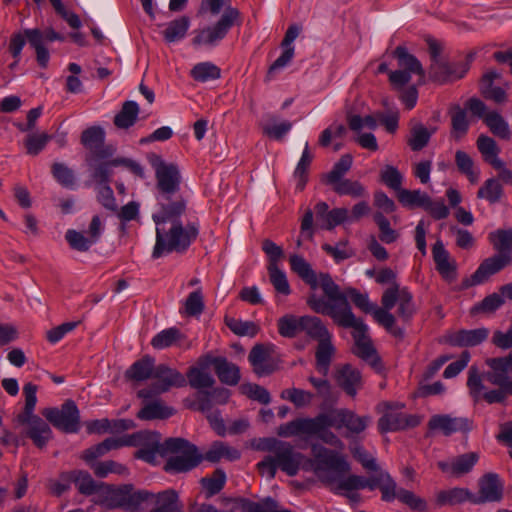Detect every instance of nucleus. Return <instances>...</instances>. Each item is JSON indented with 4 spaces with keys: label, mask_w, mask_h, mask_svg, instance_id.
Returning a JSON list of instances; mask_svg holds the SVG:
<instances>
[{
    "label": "nucleus",
    "mask_w": 512,
    "mask_h": 512,
    "mask_svg": "<svg viewBox=\"0 0 512 512\" xmlns=\"http://www.w3.org/2000/svg\"><path fill=\"white\" fill-rule=\"evenodd\" d=\"M155 170L157 180L158 210L152 219L156 225V242L152 252L154 259L172 252H184L197 238L199 229L195 223L183 225L179 218L186 212L187 202L178 194L181 175L175 164L166 163L155 153L147 156Z\"/></svg>",
    "instance_id": "f257e3e1"
},
{
    "label": "nucleus",
    "mask_w": 512,
    "mask_h": 512,
    "mask_svg": "<svg viewBox=\"0 0 512 512\" xmlns=\"http://www.w3.org/2000/svg\"><path fill=\"white\" fill-rule=\"evenodd\" d=\"M312 458L307 459L303 469L312 471L317 479L335 494L346 495L351 501H357L359 495L355 491L370 488L375 489L378 483L375 479L363 476L349 475L350 465L343 456L334 450L320 444H311Z\"/></svg>",
    "instance_id": "f03ea898"
},
{
    "label": "nucleus",
    "mask_w": 512,
    "mask_h": 512,
    "mask_svg": "<svg viewBox=\"0 0 512 512\" xmlns=\"http://www.w3.org/2000/svg\"><path fill=\"white\" fill-rule=\"evenodd\" d=\"M416 311L413 295L396 281V273L386 268V332L397 341L404 338L408 321Z\"/></svg>",
    "instance_id": "7ed1b4c3"
},
{
    "label": "nucleus",
    "mask_w": 512,
    "mask_h": 512,
    "mask_svg": "<svg viewBox=\"0 0 512 512\" xmlns=\"http://www.w3.org/2000/svg\"><path fill=\"white\" fill-rule=\"evenodd\" d=\"M195 445L184 438H168L161 447L139 448L135 457L144 460L147 463H155L157 455H171L165 465L164 470L167 473L178 474L186 473L197 467L199 458L196 456Z\"/></svg>",
    "instance_id": "20e7f679"
},
{
    "label": "nucleus",
    "mask_w": 512,
    "mask_h": 512,
    "mask_svg": "<svg viewBox=\"0 0 512 512\" xmlns=\"http://www.w3.org/2000/svg\"><path fill=\"white\" fill-rule=\"evenodd\" d=\"M393 56L397 59L399 69L389 73V82L405 108L411 110L418 100L417 86L410 84L412 74L424 77V69L419 60L402 46L394 50Z\"/></svg>",
    "instance_id": "39448f33"
},
{
    "label": "nucleus",
    "mask_w": 512,
    "mask_h": 512,
    "mask_svg": "<svg viewBox=\"0 0 512 512\" xmlns=\"http://www.w3.org/2000/svg\"><path fill=\"white\" fill-rule=\"evenodd\" d=\"M319 286L328 299L325 300L323 297H318L315 293H312L307 298V305L315 313L329 316L335 324L346 317L351 318L353 311L346 299V290L341 292L339 286L327 273L318 275Z\"/></svg>",
    "instance_id": "423d86ee"
},
{
    "label": "nucleus",
    "mask_w": 512,
    "mask_h": 512,
    "mask_svg": "<svg viewBox=\"0 0 512 512\" xmlns=\"http://www.w3.org/2000/svg\"><path fill=\"white\" fill-rule=\"evenodd\" d=\"M240 12L238 9L227 6L220 19L213 25L196 31L192 40L195 46H215L224 39L229 30L235 25L240 24Z\"/></svg>",
    "instance_id": "0eeeda50"
},
{
    "label": "nucleus",
    "mask_w": 512,
    "mask_h": 512,
    "mask_svg": "<svg viewBox=\"0 0 512 512\" xmlns=\"http://www.w3.org/2000/svg\"><path fill=\"white\" fill-rule=\"evenodd\" d=\"M336 325L341 328L352 329V336L355 343L353 352L356 356L369 362L373 367L380 364V358L377 355L371 339L367 335L368 329L362 319L357 318L353 313L351 318L346 317L338 321Z\"/></svg>",
    "instance_id": "6e6552de"
},
{
    "label": "nucleus",
    "mask_w": 512,
    "mask_h": 512,
    "mask_svg": "<svg viewBox=\"0 0 512 512\" xmlns=\"http://www.w3.org/2000/svg\"><path fill=\"white\" fill-rule=\"evenodd\" d=\"M150 492L136 490L133 485L125 484L117 488L109 487L106 505L109 508H122L129 512H140L141 504L148 501Z\"/></svg>",
    "instance_id": "1a4fd4ad"
},
{
    "label": "nucleus",
    "mask_w": 512,
    "mask_h": 512,
    "mask_svg": "<svg viewBox=\"0 0 512 512\" xmlns=\"http://www.w3.org/2000/svg\"><path fill=\"white\" fill-rule=\"evenodd\" d=\"M153 378L155 381L147 388L138 391L137 395L142 399H150L156 395L169 391L172 387H184L185 377L165 364L155 366Z\"/></svg>",
    "instance_id": "9d476101"
},
{
    "label": "nucleus",
    "mask_w": 512,
    "mask_h": 512,
    "mask_svg": "<svg viewBox=\"0 0 512 512\" xmlns=\"http://www.w3.org/2000/svg\"><path fill=\"white\" fill-rule=\"evenodd\" d=\"M331 427L338 425L335 416L330 413H320L314 418H302V434L316 436L324 443L338 447L342 443L330 430Z\"/></svg>",
    "instance_id": "9b49d317"
},
{
    "label": "nucleus",
    "mask_w": 512,
    "mask_h": 512,
    "mask_svg": "<svg viewBox=\"0 0 512 512\" xmlns=\"http://www.w3.org/2000/svg\"><path fill=\"white\" fill-rule=\"evenodd\" d=\"M42 414L55 428L65 433H76L80 429L79 410L72 400H67L60 409L46 408Z\"/></svg>",
    "instance_id": "f8f14e48"
},
{
    "label": "nucleus",
    "mask_w": 512,
    "mask_h": 512,
    "mask_svg": "<svg viewBox=\"0 0 512 512\" xmlns=\"http://www.w3.org/2000/svg\"><path fill=\"white\" fill-rule=\"evenodd\" d=\"M248 360L253 372L259 376H268L278 369V363L273 356V346L256 344L251 349Z\"/></svg>",
    "instance_id": "ddd939ff"
},
{
    "label": "nucleus",
    "mask_w": 512,
    "mask_h": 512,
    "mask_svg": "<svg viewBox=\"0 0 512 512\" xmlns=\"http://www.w3.org/2000/svg\"><path fill=\"white\" fill-rule=\"evenodd\" d=\"M489 329L480 327L476 329H461L448 332L443 337V342L454 347H475L486 341L489 337Z\"/></svg>",
    "instance_id": "4468645a"
},
{
    "label": "nucleus",
    "mask_w": 512,
    "mask_h": 512,
    "mask_svg": "<svg viewBox=\"0 0 512 512\" xmlns=\"http://www.w3.org/2000/svg\"><path fill=\"white\" fill-rule=\"evenodd\" d=\"M470 68V60L457 64H450L442 60H435L430 66L431 78L439 83H446L461 79Z\"/></svg>",
    "instance_id": "2eb2a0df"
},
{
    "label": "nucleus",
    "mask_w": 512,
    "mask_h": 512,
    "mask_svg": "<svg viewBox=\"0 0 512 512\" xmlns=\"http://www.w3.org/2000/svg\"><path fill=\"white\" fill-rule=\"evenodd\" d=\"M398 499L411 510L423 512L427 509L426 501L413 492L399 488L396 482L386 474V502Z\"/></svg>",
    "instance_id": "dca6fc26"
},
{
    "label": "nucleus",
    "mask_w": 512,
    "mask_h": 512,
    "mask_svg": "<svg viewBox=\"0 0 512 512\" xmlns=\"http://www.w3.org/2000/svg\"><path fill=\"white\" fill-rule=\"evenodd\" d=\"M271 457L277 469L285 472L288 476H295L304 460V455L296 452L294 447L288 442H284Z\"/></svg>",
    "instance_id": "f3484780"
},
{
    "label": "nucleus",
    "mask_w": 512,
    "mask_h": 512,
    "mask_svg": "<svg viewBox=\"0 0 512 512\" xmlns=\"http://www.w3.org/2000/svg\"><path fill=\"white\" fill-rule=\"evenodd\" d=\"M485 364L490 370L484 373V378L495 386H506L509 389V384L512 382L509 378L512 363L507 356L487 358Z\"/></svg>",
    "instance_id": "a211bd4d"
},
{
    "label": "nucleus",
    "mask_w": 512,
    "mask_h": 512,
    "mask_svg": "<svg viewBox=\"0 0 512 512\" xmlns=\"http://www.w3.org/2000/svg\"><path fill=\"white\" fill-rule=\"evenodd\" d=\"M503 497V484L496 473H487L479 480V495H474L473 504L499 502Z\"/></svg>",
    "instance_id": "6ab92c4d"
},
{
    "label": "nucleus",
    "mask_w": 512,
    "mask_h": 512,
    "mask_svg": "<svg viewBox=\"0 0 512 512\" xmlns=\"http://www.w3.org/2000/svg\"><path fill=\"white\" fill-rule=\"evenodd\" d=\"M105 132L99 126H92L84 130L81 135V143L99 159L112 156L114 150L112 147H104Z\"/></svg>",
    "instance_id": "aec40b11"
},
{
    "label": "nucleus",
    "mask_w": 512,
    "mask_h": 512,
    "mask_svg": "<svg viewBox=\"0 0 512 512\" xmlns=\"http://www.w3.org/2000/svg\"><path fill=\"white\" fill-rule=\"evenodd\" d=\"M337 385L350 397L354 398L362 387V376L358 369L350 364L339 365L335 371Z\"/></svg>",
    "instance_id": "412c9836"
},
{
    "label": "nucleus",
    "mask_w": 512,
    "mask_h": 512,
    "mask_svg": "<svg viewBox=\"0 0 512 512\" xmlns=\"http://www.w3.org/2000/svg\"><path fill=\"white\" fill-rule=\"evenodd\" d=\"M19 423L26 425V436L38 448H43L52 439V430L47 422L39 416L18 420Z\"/></svg>",
    "instance_id": "4be33fe9"
},
{
    "label": "nucleus",
    "mask_w": 512,
    "mask_h": 512,
    "mask_svg": "<svg viewBox=\"0 0 512 512\" xmlns=\"http://www.w3.org/2000/svg\"><path fill=\"white\" fill-rule=\"evenodd\" d=\"M213 365L215 374L221 383L236 386L241 378L239 367L229 362L225 357H211L207 356L205 367Z\"/></svg>",
    "instance_id": "5701e85b"
},
{
    "label": "nucleus",
    "mask_w": 512,
    "mask_h": 512,
    "mask_svg": "<svg viewBox=\"0 0 512 512\" xmlns=\"http://www.w3.org/2000/svg\"><path fill=\"white\" fill-rule=\"evenodd\" d=\"M428 428L431 431H440L445 436H450L456 432L470 430V423L466 418L437 414L430 418Z\"/></svg>",
    "instance_id": "b1692460"
},
{
    "label": "nucleus",
    "mask_w": 512,
    "mask_h": 512,
    "mask_svg": "<svg viewBox=\"0 0 512 512\" xmlns=\"http://www.w3.org/2000/svg\"><path fill=\"white\" fill-rule=\"evenodd\" d=\"M147 502L152 505L149 512H183V505L174 489H167L157 494L150 492Z\"/></svg>",
    "instance_id": "393cba45"
},
{
    "label": "nucleus",
    "mask_w": 512,
    "mask_h": 512,
    "mask_svg": "<svg viewBox=\"0 0 512 512\" xmlns=\"http://www.w3.org/2000/svg\"><path fill=\"white\" fill-rule=\"evenodd\" d=\"M512 263V257L507 253H498L485 259L472 275V284H480L491 275L499 272Z\"/></svg>",
    "instance_id": "a878e982"
},
{
    "label": "nucleus",
    "mask_w": 512,
    "mask_h": 512,
    "mask_svg": "<svg viewBox=\"0 0 512 512\" xmlns=\"http://www.w3.org/2000/svg\"><path fill=\"white\" fill-rule=\"evenodd\" d=\"M223 502L225 505L230 503L238 504V509H241L243 512H293L281 507L271 497H266L259 502H254L247 498H225Z\"/></svg>",
    "instance_id": "bb28decb"
},
{
    "label": "nucleus",
    "mask_w": 512,
    "mask_h": 512,
    "mask_svg": "<svg viewBox=\"0 0 512 512\" xmlns=\"http://www.w3.org/2000/svg\"><path fill=\"white\" fill-rule=\"evenodd\" d=\"M432 255L440 275L449 282L454 281L456 279V263L450 258V254L441 240H437L433 245Z\"/></svg>",
    "instance_id": "cd10ccee"
},
{
    "label": "nucleus",
    "mask_w": 512,
    "mask_h": 512,
    "mask_svg": "<svg viewBox=\"0 0 512 512\" xmlns=\"http://www.w3.org/2000/svg\"><path fill=\"white\" fill-rule=\"evenodd\" d=\"M196 456L199 458V462L197 466L203 461L206 460L211 463H217L221 459H226L228 461H235L240 458V452L227 445L221 441H215L211 444L210 448L205 452V454H201L195 445Z\"/></svg>",
    "instance_id": "c85d7f7f"
},
{
    "label": "nucleus",
    "mask_w": 512,
    "mask_h": 512,
    "mask_svg": "<svg viewBox=\"0 0 512 512\" xmlns=\"http://www.w3.org/2000/svg\"><path fill=\"white\" fill-rule=\"evenodd\" d=\"M420 422L421 418L419 416L394 410L390 404L386 403V431L413 428L418 426Z\"/></svg>",
    "instance_id": "c756f323"
},
{
    "label": "nucleus",
    "mask_w": 512,
    "mask_h": 512,
    "mask_svg": "<svg viewBox=\"0 0 512 512\" xmlns=\"http://www.w3.org/2000/svg\"><path fill=\"white\" fill-rule=\"evenodd\" d=\"M348 298L353 302V304L367 314H373L375 320L384 325V309L377 308L376 304L369 300L368 294L361 293L355 288H347L346 289V299Z\"/></svg>",
    "instance_id": "7c9ffc66"
},
{
    "label": "nucleus",
    "mask_w": 512,
    "mask_h": 512,
    "mask_svg": "<svg viewBox=\"0 0 512 512\" xmlns=\"http://www.w3.org/2000/svg\"><path fill=\"white\" fill-rule=\"evenodd\" d=\"M291 270L295 272L312 290L318 288V275L311 265L300 255H291L289 258Z\"/></svg>",
    "instance_id": "2f4dec72"
},
{
    "label": "nucleus",
    "mask_w": 512,
    "mask_h": 512,
    "mask_svg": "<svg viewBox=\"0 0 512 512\" xmlns=\"http://www.w3.org/2000/svg\"><path fill=\"white\" fill-rule=\"evenodd\" d=\"M154 369L155 359L149 355H145L129 367L125 376L130 380L141 382L153 377Z\"/></svg>",
    "instance_id": "473e14b6"
},
{
    "label": "nucleus",
    "mask_w": 512,
    "mask_h": 512,
    "mask_svg": "<svg viewBox=\"0 0 512 512\" xmlns=\"http://www.w3.org/2000/svg\"><path fill=\"white\" fill-rule=\"evenodd\" d=\"M451 117V131L450 136L456 141H460L466 136L469 130V120L467 118V112L459 105H454L449 110Z\"/></svg>",
    "instance_id": "72a5a7b5"
},
{
    "label": "nucleus",
    "mask_w": 512,
    "mask_h": 512,
    "mask_svg": "<svg viewBox=\"0 0 512 512\" xmlns=\"http://www.w3.org/2000/svg\"><path fill=\"white\" fill-rule=\"evenodd\" d=\"M190 25V18L185 15L168 22L162 31L165 42L174 43L183 40L187 35Z\"/></svg>",
    "instance_id": "f704fd0d"
},
{
    "label": "nucleus",
    "mask_w": 512,
    "mask_h": 512,
    "mask_svg": "<svg viewBox=\"0 0 512 512\" xmlns=\"http://www.w3.org/2000/svg\"><path fill=\"white\" fill-rule=\"evenodd\" d=\"M207 362V356L199 361V365L191 367L187 372V378L189 384L195 389L211 388L215 384V379L207 371L208 367H205Z\"/></svg>",
    "instance_id": "c9c22d12"
},
{
    "label": "nucleus",
    "mask_w": 512,
    "mask_h": 512,
    "mask_svg": "<svg viewBox=\"0 0 512 512\" xmlns=\"http://www.w3.org/2000/svg\"><path fill=\"white\" fill-rule=\"evenodd\" d=\"M65 477L72 478L79 493L87 496L97 493L104 486L103 483L96 482L87 471L83 470L70 471L69 475Z\"/></svg>",
    "instance_id": "e433bc0d"
},
{
    "label": "nucleus",
    "mask_w": 512,
    "mask_h": 512,
    "mask_svg": "<svg viewBox=\"0 0 512 512\" xmlns=\"http://www.w3.org/2000/svg\"><path fill=\"white\" fill-rule=\"evenodd\" d=\"M476 145L485 162L492 167H501V159L498 157L500 149L493 138L481 134L477 138Z\"/></svg>",
    "instance_id": "4c0bfd02"
},
{
    "label": "nucleus",
    "mask_w": 512,
    "mask_h": 512,
    "mask_svg": "<svg viewBox=\"0 0 512 512\" xmlns=\"http://www.w3.org/2000/svg\"><path fill=\"white\" fill-rule=\"evenodd\" d=\"M301 324V332H305L310 338L318 342L323 339L328 340V338H332L323 321L316 316H302Z\"/></svg>",
    "instance_id": "58836bf2"
},
{
    "label": "nucleus",
    "mask_w": 512,
    "mask_h": 512,
    "mask_svg": "<svg viewBox=\"0 0 512 512\" xmlns=\"http://www.w3.org/2000/svg\"><path fill=\"white\" fill-rule=\"evenodd\" d=\"M331 339L332 338H328V340L323 339L319 341L315 352L316 369L323 376L328 375L331 360L335 353Z\"/></svg>",
    "instance_id": "ea45409f"
},
{
    "label": "nucleus",
    "mask_w": 512,
    "mask_h": 512,
    "mask_svg": "<svg viewBox=\"0 0 512 512\" xmlns=\"http://www.w3.org/2000/svg\"><path fill=\"white\" fill-rule=\"evenodd\" d=\"M174 414V409L166 406L161 400L146 403L137 413L141 420L167 419Z\"/></svg>",
    "instance_id": "a19ab883"
},
{
    "label": "nucleus",
    "mask_w": 512,
    "mask_h": 512,
    "mask_svg": "<svg viewBox=\"0 0 512 512\" xmlns=\"http://www.w3.org/2000/svg\"><path fill=\"white\" fill-rule=\"evenodd\" d=\"M474 494L467 488L455 487L449 490H442L437 494V503L439 505H457L466 501L472 503Z\"/></svg>",
    "instance_id": "79ce46f5"
},
{
    "label": "nucleus",
    "mask_w": 512,
    "mask_h": 512,
    "mask_svg": "<svg viewBox=\"0 0 512 512\" xmlns=\"http://www.w3.org/2000/svg\"><path fill=\"white\" fill-rule=\"evenodd\" d=\"M455 164L458 171L465 175L470 183L475 184L479 181L480 171L475 167V163L468 153L457 150L455 153Z\"/></svg>",
    "instance_id": "37998d69"
},
{
    "label": "nucleus",
    "mask_w": 512,
    "mask_h": 512,
    "mask_svg": "<svg viewBox=\"0 0 512 512\" xmlns=\"http://www.w3.org/2000/svg\"><path fill=\"white\" fill-rule=\"evenodd\" d=\"M139 114V106L134 101L123 103L121 110L114 117V124L120 129H128L134 125Z\"/></svg>",
    "instance_id": "c03bdc74"
},
{
    "label": "nucleus",
    "mask_w": 512,
    "mask_h": 512,
    "mask_svg": "<svg viewBox=\"0 0 512 512\" xmlns=\"http://www.w3.org/2000/svg\"><path fill=\"white\" fill-rule=\"evenodd\" d=\"M25 34L27 37V42L36 52L38 64L43 68L47 67L50 55L47 48L45 47V44L42 43V36L40 35V30L26 29Z\"/></svg>",
    "instance_id": "a18cd8bd"
},
{
    "label": "nucleus",
    "mask_w": 512,
    "mask_h": 512,
    "mask_svg": "<svg viewBox=\"0 0 512 512\" xmlns=\"http://www.w3.org/2000/svg\"><path fill=\"white\" fill-rule=\"evenodd\" d=\"M399 203L408 209L422 208L428 204L429 195L421 190H408L404 189L399 191L396 197Z\"/></svg>",
    "instance_id": "49530a36"
},
{
    "label": "nucleus",
    "mask_w": 512,
    "mask_h": 512,
    "mask_svg": "<svg viewBox=\"0 0 512 512\" xmlns=\"http://www.w3.org/2000/svg\"><path fill=\"white\" fill-rule=\"evenodd\" d=\"M266 123L262 125L263 133L275 140H281L292 128L290 121H282L278 123V118L275 115L268 114L266 116Z\"/></svg>",
    "instance_id": "de8ad7c7"
},
{
    "label": "nucleus",
    "mask_w": 512,
    "mask_h": 512,
    "mask_svg": "<svg viewBox=\"0 0 512 512\" xmlns=\"http://www.w3.org/2000/svg\"><path fill=\"white\" fill-rule=\"evenodd\" d=\"M484 123L495 136L510 139L511 131L508 122L498 112H488L484 117Z\"/></svg>",
    "instance_id": "09e8293b"
},
{
    "label": "nucleus",
    "mask_w": 512,
    "mask_h": 512,
    "mask_svg": "<svg viewBox=\"0 0 512 512\" xmlns=\"http://www.w3.org/2000/svg\"><path fill=\"white\" fill-rule=\"evenodd\" d=\"M435 128L428 130L422 123H415L411 127L408 145L413 151L422 150L429 142Z\"/></svg>",
    "instance_id": "8fccbe9b"
},
{
    "label": "nucleus",
    "mask_w": 512,
    "mask_h": 512,
    "mask_svg": "<svg viewBox=\"0 0 512 512\" xmlns=\"http://www.w3.org/2000/svg\"><path fill=\"white\" fill-rule=\"evenodd\" d=\"M225 483L226 474L222 469H216L210 477H203L200 480L206 499L218 494L224 488Z\"/></svg>",
    "instance_id": "3c124183"
},
{
    "label": "nucleus",
    "mask_w": 512,
    "mask_h": 512,
    "mask_svg": "<svg viewBox=\"0 0 512 512\" xmlns=\"http://www.w3.org/2000/svg\"><path fill=\"white\" fill-rule=\"evenodd\" d=\"M128 441L134 444H129L130 447L139 448H153L161 447V435L156 431H139L128 435Z\"/></svg>",
    "instance_id": "603ef678"
},
{
    "label": "nucleus",
    "mask_w": 512,
    "mask_h": 512,
    "mask_svg": "<svg viewBox=\"0 0 512 512\" xmlns=\"http://www.w3.org/2000/svg\"><path fill=\"white\" fill-rule=\"evenodd\" d=\"M337 421V428L345 426L353 433H360L366 428L364 418H361L348 410H339L334 415Z\"/></svg>",
    "instance_id": "864d4df0"
},
{
    "label": "nucleus",
    "mask_w": 512,
    "mask_h": 512,
    "mask_svg": "<svg viewBox=\"0 0 512 512\" xmlns=\"http://www.w3.org/2000/svg\"><path fill=\"white\" fill-rule=\"evenodd\" d=\"M479 455L476 452H469L452 459L451 474L461 476L469 473L478 462Z\"/></svg>",
    "instance_id": "5fc2aeb1"
},
{
    "label": "nucleus",
    "mask_w": 512,
    "mask_h": 512,
    "mask_svg": "<svg viewBox=\"0 0 512 512\" xmlns=\"http://www.w3.org/2000/svg\"><path fill=\"white\" fill-rule=\"evenodd\" d=\"M221 70L211 62L196 64L191 70V76L195 81L207 82L220 78Z\"/></svg>",
    "instance_id": "6e6d98bb"
},
{
    "label": "nucleus",
    "mask_w": 512,
    "mask_h": 512,
    "mask_svg": "<svg viewBox=\"0 0 512 512\" xmlns=\"http://www.w3.org/2000/svg\"><path fill=\"white\" fill-rule=\"evenodd\" d=\"M347 123L350 130L359 133L363 128H368L370 130L375 129L378 123H384V118L381 115L377 118L372 115L361 117L349 112L347 114Z\"/></svg>",
    "instance_id": "4d7b16f0"
},
{
    "label": "nucleus",
    "mask_w": 512,
    "mask_h": 512,
    "mask_svg": "<svg viewBox=\"0 0 512 512\" xmlns=\"http://www.w3.org/2000/svg\"><path fill=\"white\" fill-rule=\"evenodd\" d=\"M182 338L183 335L180 330L175 327H171L156 334L151 340V345L155 349H165L172 346Z\"/></svg>",
    "instance_id": "13d9d810"
},
{
    "label": "nucleus",
    "mask_w": 512,
    "mask_h": 512,
    "mask_svg": "<svg viewBox=\"0 0 512 512\" xmlns=\"http://www.w3.org/2000/svg\"><path fill=\"white\" fill-rule=\"evenodd\" d=\"M313 156L309 151L308 142H306L302 156L295 168L294 177L298 179L297 189L303 190L307 182V171L312 162Z\"/></svg>",
    "instance_id": "bf43d9fd"
},
{
    "label": "nucleus",
    "mask_w": 512,
    "mask_h": 512,
    "mask_svg": "<svg viewBox=\"0 0 512 512\" xmlns=\"http://www.w3.org/2000/svg\"><path fill=\"white\" fill-rule=\"evenodd\" d=\"M268 274L271 284L275 291L282 295H289L291 288L284 271L280 270L278 266H268Z\"/></svg>",
    "instance_id": "052dcab7"
},
{
    "label": "nucleus",
    "mask_w": 512,
    "mask_h": 512,
    "mask_svg": "<svg viewBox=\"0 0 512 512\" xmlns=\"http://www.w3.org/2000/svg\"><path fill=\"white\" fill-rule=\"evenodd\" d=\"M227 327L238 336L253 337L258 332V326L252 321H244L236 318H225Z\"/></svg>",
    "instance_id": "680f3d73"
},
{
    "label": "nucleus",
    "mask_w": 512,
    "mask_h": 512,
    "mask_svg": "<svg viewBox=\"0 0 512 512\" xmlns=\"http://www.w3.org/2000/svg\"><path fill=\"white\" fill-rule=\"evenodd\" d=\"M91 468L94 474L99 478H105L110 473L121 475L125 474L127 471L124 465L113 460L91 463Z\"/></svg>",
    "instance_id": "e2e57ef3"
},
{
    "label": "nucleus",
    "mask_w": 512,
    "mask_h": 512,
    "mask_svg": "<svg viewBox=\"0 0 512 512\" xmlns=\"http://www.w3.org/2000/svg\"><path fill=\"white\" fill-rule=\"evenodd\" d=\"M301 317L285 315L278 320V331L283 337L292 338L301 332Z\"/></svg>",
    "instance_id": "0e129e2a"
},
{
    "label": "nucleus",
    "mask_w": 512,
    "mask_h": 512,
    "mask_svg": "<svg viewBox=\"0 0 512 512\" xmlns=\"http://www.w3.org/2000/svg\"><path fill=\"white\" fill-rule=\"evenodd\" d=\"M502 196V186L498 180L490 178L485 181L484 185L478 190L477 197L483 198L490 203H496Z\"/></svg>",
    "instance_id": "69168bd1"
},
{
    "label": "nucleus",
    "mask_w": 512,
    "mask_h": 512,
    "mask_svg": "<svg viewBox=\"0 0 512 512\" xmlns=\"http://www.w3.org/2000/svg\"><path fill=\"white\" fill-rule=\"evenodd\" d=\"M489 239L499 253H507L512 250V230H496L489 234Z\"/></svg>",
    "instance_id": "338daca9"
},
{
    "label": "nucleus",
    "mask_w": 512,
    "mask_h": 512,
    "mask_svg": "<svg viewBox=\"0 0 512 512\" xmlns=\"http://www.w3.org/2000/svg\"><path fill=\"white\" fill-rule=\"evenodd\" d=\"M352 166V157L349 154L341 156L334 164L332 170L326 175V183H336L350 170Z\"/></svg>",
    "instance_id": "774afa93"
}]
</instances>
